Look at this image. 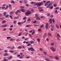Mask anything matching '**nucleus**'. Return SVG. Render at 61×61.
Returning a JSON list of instances; mask_svg holds the SVG:
<instances>
[{"instance_id":"nucleus-26","label":"nucleus","mask_w":61,"mask_h":61,"mask_svg":"<svg viewBox=\"0 0 61 61\" xmlns=\"http://www.w3.org/2000/svg\"><path fill=\"white\" fill-rule=\"evenodd\" d=\"M8 29H9L10 31H12V30H13V28H8Z\"/></svg>"},{"instance_id":"nucleus-47","label":"nucleus","mask_w":61,"mask_h":61,"mask_svg":"<svg viewBox=\"0 0 61 61\" xmlns=\"http://www.w3.org/2000/svg\"><path fill=\"white\" fill-rule=\"evenodd\" d=\"M14 19H18V17H15L14 18Z\"/></svg>"},{"instance_id":"nucleus-57","label":"nucleus","mask_w":61,"mask_h":61,"mask_svg":"<svg viewBox=\"0 0 61 61\" xmlns=\"http://www.w3.org/2000/svg\"><path fill=\"white\" fill-rule=\"evenodd\" d=\"M52 21L53 23H55V21H54V19H52Z\"/></svg>"},{"instance_id":"nucleus-35","label":"nucleus","mask_w":61,"mask_h":61,"mask_svg":"<svg viewBox=\"0 0 61 61\" xmlns=\"http://www.w3.org/2000/svg\"><path fill=\"white\" fill-rule=\"evenodd\" d=\"M30 58V57H29V56H28L27 57H25V58H26V59H29Z\"/></svg>"},{"instance_id":"nucleus-17","label":"nucleus","mask_w":61,"mask_h":61,"mask_svg":"<svg viewBox=\"0 0 61 61\" xmlns=\"http://www.w3.org/2000/svg\"><path fill=\"white\" fill-rule=\"evenodd\" d=\"M5 22H6V21H5V20H4L2 21V24H4V23H5Z\"/></svg>"},{"instance_id":"nucleus-28","label":"nucleus","mask_w":61,"mask_h":61,"mask_svg":"<svg viewBox=\"0 0 61 61\" xmlns=\"http://www.w3.org/2000/svg\"><path fill=\"white\" fill-rule=\"evenodd\" d=\"M22 48V47L20 46H19L18 47V49H21Z\"/></svg>"},{"instance_id":"nucleus-29","label":"nucleus","mask_w":61,"mask_h":61,"mask_svg":"<svg viewBox=\"0 0 61 61\" xmlns=\"http://www.w3.org/2000/svg\"><path fill=\"white\" fill-rule=\"evenodd\" d=\"M54 43H51V46H54Z\"/></svg>"},{"instance_id":"nucleus-25","label":"nucleus","mask_w":61,"mask_h":61,"mask_svg":"<svg viewBox=\"0 0 61 61\" xmlns=\"http://www.w3.org/2000/svg\"><path fill=\"white\" fill-rule=\"evenodd\" d=\"M55 58H56V60H58L59 59V57H58L57 56H56L55 57Z\"/></svg>"},{"instance_id":"nucleus-59","label":"nucleus","mask_w":61,"mask_h":61,"mask_svg":"<svg viewBox=\"0 0 61 61\" xmlns=\"http://www.w3.org/2000/svg\"><path fill=\"white\" fill-rule=\"evenodd\" d=\"M43 54H44V55H46V54H47V53H46V52H44L43 53Z\"/></svg>"},{"instance_id":"nucleus-40","label":"nucleus","mask_w":61,"mask_h":61,"mask_svg":"<svg viewBox=\"0 0 61 61\" xmlns=\"http://www.w3.org/2000/svg\"><path fill=\"white\" fill-rule=\"evenodd\" d=\"M55 13H56V14H57L58 13V12H57V10H56L55 11Z\"/></svg>"},{"instance_id":"nucleus-46","label":"nucleus","mask_w":61,"mask_h":61,"mask_svg":"<svg viewBox=\"0 0 61 61\" xmlns=\"http://www.w3.org/2000/svg\"><path fill=\"white\" fill-rule=\"evenodd\" d=\"M35 31H33V32H32V33H31L32 35H34V34H35Z\"/></svg>"},{"instance_id":"nucleus-23","label":"nucleus","mask_w":61,"mask_h":61,"mask_svg":"<svg viewBox=\"0 0 61 61\" xmlns=\"http://www.w3.org/2000/svg\"><path fill=\"white\" fill-rule=\"evenodd\" d=\"M12 58V56H10L9 57L7 58V59H11V58Z\"/></svg>"},{"instance_id":"nucleus-15","label":"nucleus","mask_w":61,"mask_h":61,"mask_svg":"<svg viewBox=\"0 0 61 61\" xmlns=\"http://www.w3.org/2000/svg\"><path fill=\"white\" fill-rule=\"evenodd\" d=\"M49 8H50L51 9H52L53 8V6L52 5H51L49 7Z\"/></svg>"},{"instance_id":"nucleus-41","label":"nucleus","mask_w":61,"mask_h":61,"mask_svg":"<svg viewBox=\"0 0 61 61\" xmlns=\"http://www.w3.org/2000/svg\"><path fill=\"white\" fill-rule=\"evenodd\" d=\"M31 20V19L30 18H29L27 20L28 21H30Z\"/></svg>"},{"instance_id":"nucleus-4","label":"nucleus","mask_w":61,"mask_h":61,"mask_svg":"<svg viewBox=\"0 0 61 61\" xmlns=\"http://www.w3.org/2000/svg\"><path fill=\"white\" fill-rule=\"evenodd\" d=\"M51 31H54V26L52 25H51Z\"/></svg>"},{"instance_id":"nucleus-44","label":"nucleus","mask_w":61,"mask_h":61,"mask_svg":"<svg viewBox=\"0 0 61 61\" xmlns=\"http://www.w3.org/2000/svg\"><path fill=\"white\" fill-rule=\"evenodd\" d=\"M45 60L47 61H49V59L47 58L45 59Z\"/></svg>"},{"instance_id":"nucleus-19","label":"nucleus","mask_w":61,"mask_h":61,"mask_svg":"<svg viewBox=\"0 0 61 61\" xmlns=\"http://www.w3.org/2000/svg\"><path fill=\"white\" fill-rule=\"evenodd\" d=\"M57 37H60V35L58 34H57Z\"/></svg>"},{"instance_id":"nucleus-55","label":"nucleus","mask_w":61,"mask_h":61,"mask_svg":"<svg viewBox=\"0 0 61 61\" xmlns=\"http://www.w3.org/2000/svg\"><path fill=\"white\" fill-rule=\"evenodd\" d=\"M22 48H23V49H25V47L24 46H22Z\"/></svg>"},{"instance_id":"nucleus-3","label":"nucleus","mask_w":61,"mask_h":61,"mask_svg":"<svg viewBox=\"0 0 61 61\" xmlns=\"http://www.w3.org/2000/svg\"><path fill=\"white\" fill-rule=\"evenodd\" d=\"M50 49L51 50H52L53 52H55L56 51L55 49L53 46H51L50 47Z\"/></svg>"},{"instance_id":"nucleus-12","label":"nucleus","mask_w":61,"mask_h":61,"mask_svg":"<svg viewBox=\"0 0 61 61\" xmlns=\"http://www.w3.org/2000/svg\"><path fill=\"white\" fill-rule=\"evenodd\" d=\"M7 25H2L1 27H5V26H6Z\"/></svg>"},{"instance_id":"nucleus-39","label":"nucleus","mask_w":61,"mask_h":61,"mask_svg":"<svg viewBox=\"0 0 61 61\" xmlns=\"http://www.w3.org/2000/svg\"><path fill=\"white\" fill-rule=\"evenodd\" d=\"M53 5L54 7H56V4L55 3H54L53 4Z\"/></svg>"},{"instance_id":"nucleus-33","label":"nucleus","mask_w":61,"mask_h":61,"mask_svg":"<svg viewBox=\"0 0 61 61\" xmlns=\"http://www.w3.org/2000/svg\"><path fill=\"white\" fill-rule=\"evenodd\" d=\"M31 25H27L26 26V27H28L29 26H30Z\"/></svg>"},{"instance_id":"nucleus-14","label":"nucleus","mask_w":61,"mask_h":61,"mask_svg":"<svg viewBox=\"0 0 61 61\" xmlns=\"http://www.w3.org/2000/svg\"><path fill=\"white\" fill-rule=\"evenodd\" d=\"M16 12H15V14L16 15L18 13H19V12H20V11H19V10H18Z\"/></svg>"},{"instance_id":"nucleus-10","label":"nucleus","mask_w":61,"mask_h":61,"mask_svg":"<svg viewBox=\"0 0 61 61\" xmlns=\"http://www.w3.org/2000/svg\"><path fill=\"white\" fill-rule=\"evenodd\" d=\"M7 48H10L11 49H14V46L12 48L10 47H7Z\"/></svg>"},{"instance_id":"nucleus-60","label":"nucleus","mask_w":61,"mask_h":61,"mask_svg":"<svg viewBox=\"0 0 61 61\" xmlns=\"http://www.w3.org/2000/svg\"><path fill=\"white\" fill-rule=\"evenodd\" d=\"M48 35L49 36H51V33H49L48 34Z\"/></svg>"},{"instance_id":"nucleus-36","label":"nucleus","mask_w":61,"mask_h":61,"mask_svg":"<svg viewBox=\"0 0 61 61\" xmlns=\"http://www.w3.org/2000/svg\"><path fill=\"white\" fill-rule=\"evenodd\" d=\"M6 12H4L3 13V15H4V16H5V15H6Z\"/></svg>"},{"instance_id":"nucleus-20","label":"nucleus","mask_w":61,"mask_h":61,"mask_svg":"<svg viewBox=\"0 0 61 61\" xmlns=\"http://www.w3.org/2000/svg\"><path fill=\"white\" fill-rule=\"evenodd\" d=\"M36 17L37 18L36 19V20H40L41 19L39 17Z\"/></svg>"},{"instance_id":"nucleus-52","label":"nucleus","mask_w":61,"mask_h":61,"mask_svg":"<svg viewBox=\"0 0 61 61\" xmlns=\"http://www.w3.org/2000/svg\"><path fill=\"white\" fill-rule=\"evenodd\" d=\"M24 3H25V4H27V2L25 0L24 2Z\"/></svg>"},{"instance_id":"nucleus-18","label":"nucleus","mask_w":61,"mask_h":61,"mask_svg":"<svg viewBox=\"0 0 61 61\" xmlns=\"http://www.w3.org/2000/svg\"><path fill=\"white\" fill-rule=\"evenodd\" d=\"M46 34H45L43 36L44 38H45V37H46Z\"/></svg>"},{"instance_id":"nucleus-61","label":"nucleus","mask_w":61,"mask_h":61,"mask_svg":"<svg viewBox=\"0 0 61 61\" xmlns=\"http://www.w3.org/2000/svg\"><path fill=\"white\" fill-rule=\"evenodd\" d=\"M9 6L10 7H11V5L10 4H9Z\"/></svg>"},{"instance_id":"nucleus-2","label":"nucleus","mask_w":61,"mask_h":61,"mask_svg":"<svg viewBox=\"0 0 61 61\" xmlns=\"http://www.w3.org/2000/svg\"><path fill=\"white\" fill-rule=\"evenodd\" d=\"M32 12H30L29 10H27L26 12L25 13V14L26 16H28L30 14H31Z\"/></svg>"},{"instance_id":"nucleus-54","label":"nucleus","mask_w":61,"mask_h":61,"mask_svg":"<svg viewBox=\"0 0 61 61\" xmlns=\"http://www.w3.org/2000/svg\"><path fill=\"white\" fill-rule=\"evenodd\" d=\"M30 38H31V37H32V36L31 34H30Z\"/></svg>"},{"instance_id":"nucleus-64","label":"nucleus","mask_w":61,"mask_h":61,"mask_svg":"<svg viewBox=\"0 0 61 61\" xmlns=\"http://www.w3.org/2000/svg\"><path fill=\"white\" fill-rule=\"evenodd\" d=\"M10 27H13V25H10Z\"/></svg>"},{"instance_id":"nucleus-21","label":"nucleus","mask_w":61,"mask_h":61,"mask_svg":"<svg viewBox=\"0 0 61 61\" xmlns=\"http://www.w3.org/2000/svg\"><path fill=\"white\" fill-rule=\"evenodd\" d=\"M13 40H14V39H13L12 38L10 39V41H13Z\"/></svg>"},{"instance_id":"nucleus-51","label":"nucleus","mask_w":61,"mask_h":61,"mask_svg":"<svg viewBox=\"0 0 61 61\" xmlns=\"http://www.w3.org/2000/svg\"><path fill=\"white\" fill-rule=\"evenodd\" d=\"M36 20L33 22V23L34 24H35V23H36Z\"/></svg>"},{"instance_id":"nucleus-42","label":"nucleus","mask_w":61,"mask_h":61,"mask_svg":"<svg viewBox=\"0 0 61 61\" xmlns=\"http://www.w3.org/2000/svg\"><path fill=\"white\" fill-rule=\"evenodd\" d=\"M21 35H22V33L20 32L19 34V36H20Z\"/></svg>"},{"instance_id":"nucleus-62","label":"nucleus","mask_w":61,"mask_h":61,"mask_svg":"<svg viewBox=\"0 0 61 61\" xmlns=\"http://www.w3.org/2000/svg\"><path fill=\"white\" fill-rule=\"evenodd\" d=\"M31 4H34V2L33 1H32L31 2Z\"/></svg>"},{"instance_id":"nucleus-27","label":"nucleus","mask_w":61,"mask_h":61,"mask_svg":"<svg viewBox=\"0 0 61 61\" xmlns=\"http://www.w3.org/2000/svg\"><path fill=\"white\" fill-rule=\"evenodd\" d=\"M18 24L19 25H21V23L20 22H19L18 23Z\"/></svg>"},{"instance_id":"nucleus-7","label":"nucleus","mask_w":61,"mask_h":61,"mask_svg":"<svg viewBox=\"0 0 61 61\" xmlns=\"http://www.w3.org/2000/svg\"><path fill=\"white\" fill-rule=\"evenodd\" d=\"M20 10L22 12H25V10L24 9H21Z\"/></svg>"},{"instance_id":"nucleus-45","label":"nucleus","mask_w":61,"mask_h":61,"mask_svg":"<svg viewBox=\"0 0 61 61\" xmlns=\"http://www.w3.org/2000/svg\"><path fill=\"white\" fill-rule=\"evenodd\" d=\"M43 26H44V25H42L40 27L41 28H42V27H43Z\"/></svg>"},{"instance_id":"nucleus-56","label":"nucleus","mask_w":61,"mask_h":61,"mask_svg":"<svg viewBox=\"0 0 61 61\" xmlns=\"http://www.w3.org/2000/svg\"><path fill=\"white\" fill-rule=\"evenodd\" d=\"M9 52H11L12 53H14V51H10Z\"/></svg>"},{"instance_id":"nucleus-34","label":"nucleus","mask_w":61,"mask_h":61,"mask_svg":"<svg viewBox=\"0 0 61 61\" xmlns=\"http://www.w3.org/2000/svg\"><path fill=\"white\" fill-rule=\"evenodd\" d=\"M8 55V53H6L4 55V56H7Z\"/></svg>"},{"instance_id":"nucleus-30","label":"nucleus","mask_w":61,"mask_h":61,"mask_svg":"<svg viewBox=\"0 0 61 61\" xmlns=\"http://www.w3.org/2000/svg\"><path fill=\"white\" fill-rule=\"evenodd\" d=\"M59 9V7H56V8H55V9L56 10Z\"/></svg>"},{"instance_id":"nucleus-11","label":"nucleus","mask_w":61,"mask_h":61,"mask_svg":"<svg viewBox=\"0 0 61 61\" xmlns=\"http://www.w3.org/2000/svg\"><path fill=\"white\" fill-rule=\"evenodd\" d=\"M30 43L31 44H33L34 43V41H30Z\"/></svg>"},{"instance_id":"nucleus-16","label":"nucleus","mask_w":61,"mask_h":61,"mask_svg":"<svg viewBox=\"0 0 61 61\" xmlns=\"http://www.w3.org/2000/svg\"><path fill=\"white\" fill-rule=\"evenodd\" d=\"M11 4H15V2H14V1L12 0L11 1Z\"/></svg>"},{"instance_id":"nucleus-32","label":"nucleus","mask_w":61,"mask_h":61,"mask_svg":"<svg viewBox=\"0 0 61 61\" xmlns=\"http://www.w3.org/2000/svg\"><path fill=\"white\" fill-rule=\"evenodd\" d=\"M38 31H41V29H39L38 30Z\"/></svg>"},{"instance_id":"nucleus-31","label":"nucleus","mask_w":61,"mask_h":61,"mask_svg":"<svg viewBox=\"0 0 61 61\" xmlns=\"http://www.w3.org/2000/svg\"><path fill=\"white\" fill-rule=\"evenodd\" d=\"M7 39H10L11 38V37H7Z\"/></svg>"},{"instance_id":"nucleus-58","label":"nucleus","mask_w":61,"mask_h":61,"mask_svg":"<svg viewBox=\"0 0 61 61\" xmlns=\"http://www.w3.org/2000/svg\"><path fill=\"white\" fill-rule=\"evenodd\" d=\"M6 29L5 28L3 29V31H6Z\"/></svg>"},{"instance_id":"nucleus-5","label":"nucleus","mask_w":61,"mask_h":61,"mask_svg":"<svg viewBox=\"0 0 61 61\" xmlns=\"http://www.w3.org/2000/svg\"><path fill=\"white\" fill-rule=\"evenodd\" d=\"M52 19H51V18L50 19H49L48 22H50V24L52 23Z\"/></svg>"},{"instance_id":"nucleus-48","label":"nucleus","mask_w":61,"mask_h":61,"mask_svg":"<svg viewBox=\"0 0 61 61\" xmlns=\"http://www.w3.org/2000/svg\"><path fill=\"white\" fill-rule=\"evenodd\" d=\"M50 1H48L46 2V3L47 4H49V3H50Z\"/></svg>"},{"instance_id":"nucleus-37","label":"nucleus","mask_w":61,"mask_h":61,"mask_svg":"<svg viewBox=\"0 0 61 61\" xmlns=\"http://www.w3.org/2000/svg\"><path fill=\"white\" fill-rule=\"evenodd\" d=\"M10 18L11 19H13V17H12V16L11 15H10Z\"/></svg>"},{"instance_id":"nucleus-49","label":"nucleus","mask_w":61,"mask_h":61,"mask_svg":"<svg viewBox=\"0 0 61 61\" xmlns=\"http://www.w3.org/2000/svg\"><path fill=\"white\" fill-rule=\"evenodd\" d=\"M9 16V15H7L6 16L5 18H7Z\"/></svg>"},{"instance_id":"nucleus-8","label":"nucleus","mask_w":61,"mask_h":61,"mask_svg":"<svg viewBox=\"0 0 61 61\" xmlns=\"http://www.w3.org/2000/svg\"><path fill=\"white\" fill-rule=\"evenodd\" d=\"M52 3H53V2H52L51 4H49V5H48L47 6V8H48V7H49V6H50V5H51L52 4Z\"/></svg>"},{"instance_id":"nucleus-1","label":"nucleus","mask_w":61,"mask_h":61,"mask_svg":"<svg viewBox=\"0 0 61 61\" xmlns=\"http://www.w3.org/2000/svg\"><path fill=\"white\" fill-rule=\"evenodd\" d=\"M43 5V2H40L39 4L37 3H36L34 5H37V7H39V6H41V5Z\"/></svg>"},{"instance_id":"nucleus-13","label":"nucleus","mask_w":61,"mask_h":61,"mask_svg":"<svg viewBox=\"0 0 61 61\" xmlns=\"http://www.w3.org/2000/svg\"><path fill=\"white\" fill-rule=\"evenodd\" d=\"M33 49V47H31L30 48H28V50H32Z\"/></svg>"},{"instance_id":"nucleus-43","label":"nucleus","mask_w":61,"mask_h":61,"mask_svg":"<svg viewBox=\"0 0 61 61\" xmlns=\"http://www.w3.org/2000/svg\"><path fill=\"white\" fill-rule=\"evenodd\" d=\"M26 19V17H25L23 18V20H25Z\"/></svg>"},{"instance_id":"nucleus-6","label":"nucleus","mask_w":61,"mask_h":61,"mask_svg":"<svg viewBox=\"0 0 61 61\" xmlns=\"http://www.w3.org/2000/svg\"><path fill=\"white\" fill-rule=\"evenodd\" d=\"M48 23H46V29H48Z\"/></svg>"},{"instance_id":"nucleus-22","label":"nucleus","mask_w":61,"mask_h":61,"mask_svg":"<svg viewBox=\"0 0 61 61\" xmlns=\"http://www.w3.org/2000/svg\"><path fill=\"white\" fill-rule=\"evenodd\" d=\"M56 26L57 29H58V28H59V26H58L56 24Z\"/></svg>"},{"instance_id":"nucleus-63","label":"nucleus","mask_w":61,"mask_h":61,"mask_svg":"<svg viewBox=\"0 0 61 61\" xmlns=\"http://www.w3.org/2000/svg\"><path fill=\"white\" fill-rule=\"evenodd\" d=\"M31 51H35V49H33L31 50Z\"/></svg>"},{"instance_id":"nucleus-53","label":"nucleus","mask_w":61,"mask_h":61,"mask_svg":"<svg viewBox=\"0 0 61 61\" xmlns=\"http://www.w3.org/2000/svg\"><path fill=\"white\" fill-rule=\"evenodd\" d=\"M39 50H40V51H42L43 50V49L41 48H40L39 49Z\"/></svg>"},{"instance_id":"nucleus-9","label":"nucleus","mask_w":61,"mask_h":61,"mask_svg":"<svg viewBox=\"0 0 61 61\" xmlns=\"http://www.w3.org/2000/svg\"><path fill=\"white\" fill-rule=\"evenodd\" d=\"M6 59V58L5 57L4 58V59L3 60V61H8V60Z\"/></svg>"},{"instance_id":"nucleus-38","label":"nucleus","mask_w":61,"mask_h":61,"mask_svg":"<svg viewBox=\"0 0 61 61\" xmlns=\"http://www.w3.org/2000/svg\"><path fill=\"white\" fill-rule=\"evenodd\" d=\"M59 38H60V37H57V39L58 40H60Z\"/></svg>"},{"instance_id":"nucleus-24","label":"nucleus","mask_w":61,"mask_h":61,"mask_svg":"<svg viewBox=\"0 0 61 61\" xmlns=\"http://www.w3.org/2000/svg\"><path fill=\"white\" fill-rule=\"evenodd\" d=\"M37 41L38 42H40V39L39 38H38L37 39Z\"/></svg>"},{"instance_id":"nucleus-50","label":"nucleus","mask_w":61,"mask_h":61,"mask_svg":"<svg viewBox=\"0 0 61 61\" xmlns=\"http://www.w3.org/2000/svg\"><path fill=\"white\" fill-rule=\"evenodd\" d=\"M13 12L11 11L10 13V15H11V14H13Z\"/></svg>"}]
</instances>
